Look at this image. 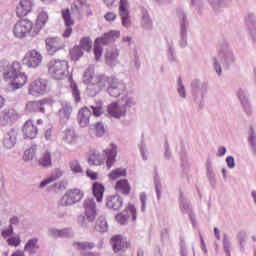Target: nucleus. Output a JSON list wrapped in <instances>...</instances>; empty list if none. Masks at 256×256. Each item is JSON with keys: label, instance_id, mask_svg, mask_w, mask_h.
<instances>
[{"label": "nucleus", "instance_id": "0e129e2a", "mask_svg": "<svg viewBox=\"0 0 256 256\" xmlns=\"http://www.w3.org/2000/svg\"><path fill=\"white\" fill-rule=\"evenodd\" d=\"M60 237H64V238L73 237V230L71 228H64L60 230Z\"/></svg>", "mask_w": 256, "mask_h": 256}, {"label": "nucleus", "instance_id": "052dcab7", "mask_svg": "<svg viewBox=\"0 0 256 256\" xmlns=\"http://www.w3.org/2000/svg\"><path fill=\"white\" fill-rule=\"evenodd\" d=\"M141 211L145 213L147 207V194L145 192L140 193Z\"/></svg>", "mask_w": 256, "mask_h": 256}, {"label": "nucleus", "instance_id": "a878e982", "mask_svg": "<svg viewBox=\"0 0 256 256\" xmlns=\"http://www.w3.org/2000/svg\"><path fill=\"white\" fill-rule=\"evenodd\" d=\"M119 13L122 19L123 27L131 26V16L129 15V10L127 9V1L120 0Z\"/></svg>", "mask_w": 256, "mask_h": 256}, {"label": "nucleus", "instance_id": "58836bf2", "mask_svg": "<svg viewBox=\"0 0 256 256\" xmlns=\"http://www.w3.org/2000/svg\"><path fill=\"white\" fill-rule=\"evenodd\" d=\"M39 165L45 169L53 167V162L51 160V152L46 151L42 157L39 159Z\"/></svg>", "mask_w": 256, "mask_h": 256}, {"label": "nucleus", "instance_id": "c03bdc74", "mask_svg": "<svg viewBox=\"0 0 256 256\" xmlns=\"http://www.w3.org/2000/svg\"><path fill=\"white\" fill-rule=\"evenodd\" d=\"M167 57H168V61H170V63H175L177 62V53H175V48L173 47V40H171L170 42H167Z\"/></svg>", "mask_w": 256, "mask_h": 256}, {"label": "nucleus", "instance_id": "aec40b11", "mask_svg": "<svg viewBox=\"0 0 256 256\" xmlns=\"http://www.w3.org/2000/svg\"><path fill=\"white\" fill-rule=\"evenodd\" d=\"M18 131L15 128H10L5 134L2 140L5 149H13L17 145Z\"/></svg>", "mask_w": 256, "mask_h": 256}, {"label": "nucleus", "instance_id": "e2e57ef3", "mask_svg": "<svg viewBox=\"0 0 256 256\" xmlns=\"http://www.w3.org/2000/svg\"><path fill=\"white\" fill-rule=\"evenodd\" d=\"M206 175H207V178L210 182V185L212 187H215V183H216L215 172L213 170H207Z\"/></svg>", "mask_w": 256, "mask_h": 256}, {"label": "nucleus", "instance_id": "f257e3e1", "mask_svg": "<svg viewBox=\"0 0 256 256\" xmlns=\"http://www.w3.org/2000/svg\"><path fill=\"white\" fill-rule=\"evenodd\" d=\"M86 4L87 0H75L71 4V10L69 8L61 10L62 19L66 27L62 34V37H64L65 39L71 37V34L73 33V26L75 25V20H73L71 15H74V17H81L83 6Z\"/></svg>", "mask_w": 256, "mask_h": 256}, {"label": "nucleus", "instance_id": "7ed1b4c3", "mask_svg": "<svg viewBox=\"0 0 256 256\" xmlns=\"http://www.w3.org/2000/svg\"><path fill=\"white\" fill-rule=\"evenodd\" d=\"M3 65L4 79H10L12 81L11 85L13 89H21L27 83V75L21 72V64L19 62L9 64V62L4 61Z\"/></svg>", "mask_w": 256, "mask_h": 256}, {"label": "nucleus", "instance_id": "b1692460", "mask_svg": "<svg viewBox=\"0 0 256 256\" xmlns=\"http://www.w3.org/2000/svg\"><path fill=\"white\" fill-rule=\"evenodd\" d=\"M49 20V14L47 12H40L36 20V24L32 29V37H37L39 31L45 27L47 21Z\"/></svg>", "mask_w": 256, "mask_h": 256}, {"label": "nucleus", "instance_id": "c9c22d12", "mask_svg": "<svg viewBox=\"0 0 256 256\" xmlns=\"http://www.w3.org/2000/svg\"><path fill=\"white\" fill-rule=\"evenodd\" d=\"M141 27L144 28L146 31H152L153 29V20L151 19V16H149V12L147 11H144L142 13Z\"/></svg>", "mask_w": 256, "mask_h": 256}, {"label": "nucleus", "instance_id": "f03ea898", "mask_svg": "<svg viewBox=\"0 0 256 256\" xmlns=\"http://www.w3.org/2000/svg\"><path fill=\"white\" fill-rule=\"evenodd\" d=\"M235 55L233 54V50L229 48V43L223 41L220 43L218 58H213L212 63L214 70L216 71L217 75L221 76L223 73V69H229L231 65L235 64Z\"/></svg>", "mask_w": 256, "mask_h": 256}, {"label": "nucleus", "instance_id": "5fc2aeb1", "mask_svg": "<svg viewBox=\"0 0 256 256\" xmlns=\"http://www.w3.org/2000/svg\"><path fill=\"white\" fill-rule=\"evenodd\" d=\"M37 148L31 147L24 152L23 159L24 161H33V158L35 157V151Z\"/></svg>", "mask_w": 256, "mask_h": 256}, {"label": "nucleus", "instance_id": "4468645a", "mask_svg": "<svg viewBox=\"0 0 256 256\" xmlns=\"http://www.w3.org/2000/svg\"><path fill=\"white\" fill-rule=\"evenodd\" d=\"M110 245L114 253H120V251H127V249L131 247V243L129 242V240H127V237L121 234L112 236V238L110 239Z\"/></svg>", "mask_w": 256, "mask_h": 256}, {"label": "nucleus", "instance_id": "8fccbe9b", "mask_svg": "<svg viewBox=\"0 0 256 256\" xmlns=\"http://www.w3.org/2000/svg\"><path fill=\"white\" fill-rule=\"evenodd\" d=\"M239 241L240 252L245 253V243L247 241V232L240 231L237 235Z\"/></svg>", "mask_w": 256, "mask_h": 256}, {"label": "nucleus", "instance_id": "2eb2a0df", "mask_svg": "<svg viewBox=\"0 0 256 256\" xmlns=\"http://www.w3.org/2000/svg\"><path fill=\"white\" fill-rule=\"evenodd\" d=\"M131 216L132 221L137 220V208H135V205L133 204H128L127 208L123 212L116 215V221L120 223V225H125Z\"/></svg>", "mask_w": 256, "mask_h": 256}, {"label": "nucleus", "instance_id": "4be33fe9", "mask_svg": "<svg viewBox=\"0 0 256 256\" xmlns=\"http://www.w3.org/2000/svg\"><path fill=\"white\" fill-rule=\"evenodd\" d=\"M73 245L77 247V249L82 250V252H80L81 256H101L99 252L87 251V249H93L95 247V243L93 242H75Z\"/></svg>", "mask_w": 256, "mask_h": 256}, {"label": "nucleus", "instance_id": "ddd939ff", "mask_svg": "<svg viewBox=\"0 0 256 256\" xmlns=\"http://www.w3.org/2000/svg\"><path fill=\"white\" fill-rule=\"evenodd\" d=\"M125 83L123 81L117 79L116 77H110V82L108 83V87L106 91L110 97H120L125 93Z\"/></svg>", "mask_w": 256, "mask_h": 256}, {"label": "nucleus", "instance_id": "6e6d98bb", "mask_svg": "<svg viewBox=\"0 0 256 256\" xmlns=\"http://www.w3.org/2000/svg\"><path fill=\"white\" fill-rule=\"evenodd\" d=\"M70 169L73 171V173H83V169L81 168V165L79 164V161L72 160L70 163Z\"/></svg>", "mask_w": 256, "mask_h": 256}, {"label": "nucleus", "instance_id": "9d476101", "mask_svg": "<svg viewBox=\"0 0 256 256\" xmlns=\"http://www.w3.org/2000/svg\"><path fill=\"white\" fill-rule=\"evenodd\" d=\"M69 69V64L65 60H54L50 61V66L48 68V71L50 75L54 79H63L65 77V73H67V70Z\"/></svg>", "mask_w": 256, "mask_h": 256}, {"label": "nucleus", "instance_id": "cd10ccee", "mask_svg": "<svg viewBox=\"0 0 256 256\" xmlns=\"http://www.w3.org/2000/svg\"><path fill=\"white\" fill-rule=\"evenodd\" d=\"M23 135L24 139H35L37 137V126L33 124V121L29 120L27 121L23 126Z\"/></svg>", "mask_w": 256, "mask_h": 256}, {"label": "nucleus", "instance_id": "de8ad7c7", "mask_svg": "<svg viewBox=\"0 0 256 256\" xmlns=\"http://www.w3.org/2000/svg\"><path fill=\"white\" fill-rule=\"evenodd\" d=\"M127 175V170L125 168H117L112 170L109 174L110 179L115 181V179H119V177H125Z\"/></svg>", "mask_w": 256, "mask_h": 256}, {"label": "nucleus", "instance_id": "ea45409f", "mask_svg": "<svg viewBox=\"0 0 256 256\" xmlns=\"http://www.w3.org/2000/svg\"><path fill=\"white\" fill-rule=\"evenodd\" d=\"M209 5H211L214 11H219V9H223V7H227L231 3V0H207Z\"/></svg>", "mask_w": 256, "mask_h": 256}, {"label": "nucleus", "instance_id": "3c124183", "mask_svg": "<svg viewBox=\"0 0 256 256\" xmlns=\"http://www.w3.org/2000/svg\"><path fill=\"white\" fill-rule=\"evenodd\" d=\"M93 75H95V68L93 66H89L83 74V82L84 83H89L91 79H93Z\"/></svg>", "mask_w": 256, "mask_h": 256}, {"label": "nucleus", "instance_id": "6e6552de", "mask_svg": "<svg viewBox=\"0 0 256 256\" xmlns=\"http://www.w3.org/2000/svg\"><path fill=\"white\" fill-rule=\"evenodd\" d=\"M176 17L180 25V40L179 45L182 49L187 46V30L189 29V20H187V13L183 8H177Z\"/></svg>", "mask_w": 256, "mask_h": 256}, {"label": "nucleus", "instance_id": "423d86ee", "mask_svg": "<svg viewBox=\"0 0 256 256\" xmlns=\"http://www.w3.org/2000/svg\"><path fill=\"white\" fill-rule=\"evenodd\" d=\"M133 105H135V99L125 96L122 98L121 106H119L117 102H113L108 105V113L111 117H114V119H121V117H125L127 110L131 109Z\"/></svg>", "mask_w": 256, "mask_h": 256}, {"label": "nucleus", "instance_id": "473e14b6", "mask_svg": "<svg viewBox=\"0 0 256 256\" xmlns=\"http://www.w3.org/2000/svg\"><path fill=\"white\" fill-rule=\"evenodd\" d=\"M110 81L111 77L105 75H98L94 78V83L97 85L100 91H103V89L107 90Z\"/></svg>", "mask_w": 256, "mask_h": 256}, {"label": "nucleus", "instance_id": "72a5a7b5", "mask_svg": "<svg viewBox=\"0 0 256 256\" xmlns=\"http://www.w3.org/2000/svg\"><path fill=\"white\" fill-rule=\"evenodd\" d=\"M117 57H119V50L112 49L110 51H107L105 55L106 65H109L110 67H115V65H117Z\"/></svg>", "mask_w": 256, "mask_h": 256}, {"label": "nucleus", "instance_id": "f704fd0d", "mask_svg": "<svg viewBox=\"0 0 256 256\" xmlns=\"http://www.w3.org/2000/svg\"><path fill=\"white\" fill-rule=\"evenodd\" d=\"M37 243H39V239L37 238L28 240L24 246V250L27 251L30 255H35V253H37L39 250V245H37Z\"/></svg>", "mask_w": 256, "mask_h": 256}, {"label": "nucleus", "instance_id": "4d7b16f0", "mask_svg": "<svg viewBox=\"0 0 256 256\" xmlns=\"http://www.w3.org/2000/svg\"><path fill=\"white\" fill-rule=\"evenodd\" d=\"M96 136L103 137L105 135V125L102 122H97L95 124Z\"/></svg>", "mask_w": 256, "mask_h": 256}, {"label": "nucleus", "instance_id": "bf43d9fd", "mask_svg": "<svg viewBox=\"0 0 256 256\" xmlns=\"http://www.w3.org/2000/svg\"><path fill=\"white\" fill-rule=\"evenodd\" d=\"M178 94L182 99H185L187 97L186 91H185V85H183V80L181 78L178 79Z\"/></svg>", "mask_w": 256, "mask_h": 256}, {"label": "nucleus", "instance_id": "f8f14e48", "mask_svg": "<svg viewBox=\"0 0 256 256\" xmlns=\"http://www.w3.org/2000/svg\"><path fill=\"white\" fill-rule=\"evenodd\" d=\"M207 85V82L199 79L191 81L190 87L196 103H201V101H203V97H205V93H207Z\"/></svg>", "mask_w": 256, "mask_h": 256}, {"label": "nucleus", "instance_id": "c85d7f7f", "mask_svg": "<svg viewBox=\"0 0 256 256\" xmlns=\"http://www.w3.org/2000/svg\"><path fill=\"white\" fill-rule=\"evenodd\" d=\"M104 155L107 159V168L111 169V167H113V163H115V157H117V145L110 144V147L104 150Z\"/></svg>", "mask_w": 256, "mask_h": 256}, {"label": "nucleus", "instance_id": "1a4fd4ad", "mask_svg": "<svg viewBox=\"0 0 256 256\" xmlns=\"http://www.w3.org/2000/svg\"><path fill=\"white\" fill-rule=\"evenodd\" d=\"M84 194L79 188L69 189L58 201V207H71L83 199Z\"/></svg>", "mask_w": 256, "mask_h": 256}, {"label": "nucleus", "instance_id": "a18cd8bd", "mask_svg": "<svg viewBox=\"0 0 256 256\" xmlns=\"http://www.w3.org/2000/svg\"><path fill=\"white\" fill-rule=\"evenodd\" d=\"M99 93H101V90L99 89V87L96 85L95 82L88 84L86 88V95H88L89 97H97Z\"/></svg>", "mask_w": 256, "mask_h": 256}, {"label": "nucleus", "instance_id": "09e8293b", "mask_svg": "<svg viewBox=\"0 0 256 256\" xmlns=\"http://www.w3.org/2000/svg\"><path fill=\"white\" fill-rule=\"evenodd\" d=\"M70 88L76 103H79L81 101V91H79V87L77 86V83H75L74 81H71Z\"/></svg>", "mask_w": 256, "mask_h": 256}, {"label": "nucleus", "instance_id": "338daca9", "mask_svg": "<svg viewBox=\"0 0 256 256\" xmlns=\"http://www.w3.org/2000/svg\"><path fill=\"white\" fill-rule=\"evenodd\" d=\"M60 233H61V230L57 228H49L48 230V235L50 237H53L54 239H56L57 237H60Z\"/></svg>", "mask_w": 256, "mask_h": 256}, {"label": "nucleus", "instance_id": "69168bd1", "mask_svg": "<svg viewBox=\"0 0 256 256\" xmlns=\"http://www.w3.org/2000/svg\"><path fill=\"white\" fill-rule=\"evenodd\" d=\"M94 230L103 235V233H107L109 231V227L107 225H95Z\"/></svg>", "mask_w": 256, "mask_h": 256}, {"label": "nucleus", "instance_id": "49530a36", "mask_svg": "<svg viewBox=\"0 0 256 256\" xmlns=\"http://www.w3.org/2000/svg\"><path fill=\"white\" fill-rule=\"evenodd\" d=\"M83 50L78 46L75 45L71 50H70V57L72 61H79L81 57L83 56Z\"/></svg>", "mask_w": 256, "mask_h": 256}, {"label": "nucleus", "instance_id": "2f4dec72", "mask_svg": "<svg viewBox=\"0 0 256 256\" xmlns=\"http://www.w3.org/2000/svg\"><path fill=\"white\" fill-rule=\"evenodd\" d=\"M92 193L94 197L96 198L98 203H101L103 201V195L105 193V186L99 182H94L92 186Z\"/></svg>", "mask_w": 256, "mask_h": 256}, {"label": "nucleus", "instance_id": "0eeeda50", "mask_svg": "<svg viewBox=\"0 0 256 256\" xmlns=\"http://www.w3.org/2000/svg\"><path fill=\"white\" fill-rule=\"evenodd\" d=\"M85 216H78V223L81 225H87L88 223H93L95 217H97V205L95 199L88 198L84 201Z\"/></svg>", "mask_w": 256, "mask_h": 256}, {"label": "nucleus", "instance_id": "c756f323", "mask_svg": "<svg viewBox=\"0 0 256 256\" xmlns=\"http://www.w3.org/2000/svg\"><path fill=\"white\" fill-rule=\"evenodd\" d=\"M237 95L246 115H251V104L249 103L247 92L240 88L237 92Z\"/></svg>", "mask_w": 256, "mask_h": 256}, {"label": "nucleus", "instance_id": "864d4df0", "mask_svg": "<svg viewBox=\"0 0 256 256\" xmlns=\"http://www.w3.org/2000/svg\"><path fill=\"white\" fill-rule=\"evenodd\" d=\"M154 185H155L157 200L160 201L163 186L161 185V178H159L157 175L154 177Z\"/></svg>", "mask_w": 256, "mask_h": 256}, {"label": "nucleus", "instance_id": "dca6fc26", "mask_svg": "<svg viewBox=\"0 0 256 256\" xmlns=\"http://www.w3.org/2000/svg\"><path fill=\"white\" fill-rule=\"evenodd\" d=\"M28 93L34 97L37 95H45V93H47V80H34L29 86Z\"/></svg>", "mask_w": 256, "mask_h": 256}, {"label": "nucleus", "instance_id": "13d9d810", "mask_svg": "<svg viewBox=\"0 0 256 256\" xmlns=\"http://www.w3.org/2000/svg\"><path fill=\"white\" fill-rule=\"evenodd\" d=\"M223 249L224 253H226V256H231V241L227 239V236H224L223 239Z\"/></svg>", "mask_w": 256, "mask_h": 256}, {"label": "nucleus", "instance_id": "e433bc0d", "mask_svg": "<svg viewBox=\"0 0 256 256\" xmlns=\"http://www.w3.org/2000/svg\"><path fill=\"white\" fill-rule=\"evenodd\" d=\"M117 191H121L123 195H129L131 193V186L129 185V181L127 179H122L116 182Z\"/></svg>", "mask_w": 256, "mask_h": 256}, {"label": "nucleus", "instance_id": "603ef678", "mask_svg": "<svg viewBox=\"0 0 256 256\" xmlns=\"http://www.w3.org/2000/svg\"><path fill=\"white\" fill-rule=\"evenodd\" d=\"M15 117H17V113H15V110H13V109L7 110L6 109L3 111L2 119H3V121H5V123L11 122V120L15 119Z\"/></svg>", "mask_w": 256, "mask_h": 256}, {"label": "nucleus", "instance_id": "774afa93", "mask_svg": "<svg viewBox=\"0 0 256 256\" xmlns=\"http://www.w3.org/2000/svg\"><path fill=\"white\" fill-rule=\"evenodd\" d=\"M164 149H165V152H164V157L165 159H171V148L169 147V141H165V144H164Z\"/></svg>", "mask_w": 256, "mask_h": 256}, {"label": "nucleus", "instance_id": "5701e85b", "mask_svg": "<svg viewBox=\"0 0 256 256\" xmlns=\"http://www.w3.org/2000/svg\"><path fill=\"white\" fill-rule=\"evenodd\" d=\"M71 113H73V107L70 103H62L61 109L58 111L60 123L66 125L67 121L71 119Z\"/></svg>", "mask_w": 256, "mask_h": 256}, {"label": "nucleus", "instance_id": "a211bd4d", "mask_svg": "<svg viewBox=\"0 0 256 256\" xmlns=\"http://www.w3.org/2000/svg\"><path fill=\"white\" fill-rule=\"evenodd\" d=\"M179 201H180V211H182V213H186L192 225H195L197 221L195 220V215L193 214V205H191V202H189L187 198L183 196L182 192L180 193Z\"/></svg>", "mask_w": 256, "mask_h": 256}, {"label": "nucleus", "instance_id": "39448f33", "mask_svg": "<svg viewBox=\"0 0 256 256\" xmlns=\"http://www.w3.org/2000/svg\"><path fill=\"white\" fill-rule=\"evenodd\" d=\"M120 35V31L112 30L110 32L104 33L102 37L96 38L94 41V55L96 61H99V59H101V55H103V47H101V45H109L110 43H115V41L119 39Z\"/></svg>", "mask_w": 256, "mask_h": 256}, {"label": "nucleus", "instance_id": "37998d69", "mask_svg": "<svg viewBox=\"0 0 256 256\" xmlns=\"http://www.w3.org/2000/svg\"><path fill=\"white\" fill-rule=\"evenodd\" d=\"M104 158L99 154V152H93L89 158H88V163L89 165H94V166H99L101 163H103Z\"/></svg>", "mask_w": 256, "mask_h": 256}, {"label": "nucleus", "instance_id": "4c0bfd02", "mask_svg": "<svg viewBox=\"0 0 256 256\" xmlns=\"http://www.w3.org/2000/svg\"><path fill=\"white\" fill-rule=\"evenodd\" d=\"M82 51H86L87 53H91V49H93V40L90 37H83L80 39L79 45H77Z\"/></svg>", "mask_w": 256, "mask_h": 256}, {"label": "nucleus", "instance_id": "20e7f679", "mask_svg": "<svg viewBox=\"0 0 256 256\" xmlns=\"http://www.w3.org/2000/svg\"><path fill=\"white\" fill-rule=\"evenodd\" d=\"M91 115L94 117H101L103 115V102L97 101L92 105L82 108L78 113V123L80 127H87L89 125V118Z\"/></svg>", "mask_w": 256, "mask_h": 256}, {"label": "nucleus", "instance_id": "f3484780", "mask_svg": "<svg viewBox=\"0 0 256 256\" xmlns=\"http://www.w3.org/2000/svg\"><path fill=\"white\" fill-rule=\"evenodd\" d=\"M41 61H43V56H41L37 50L30 51L23 59L24 65H27L29 68L32 67L33 69L39 67V65H41Z\"/></svg>", "mask_w": 256, "mask_h": 256}, {"label": "nucleus", "instance_id": "393cba45", "mask_svg": "<svg viewBox=\"0 0 256 256\" xmlns=\"http://www.w3.org/2000/svg\"><path fill=\"white\" fill-rule=\"evenodd\" d=\"M33 9V2L31 0H20L16 7V15L18 17H25V15L31 13Z\"/></svg>", "mask_w": 256, "mask_h": 256}, {"label": "nucleus", "instance_id": "9b49d317", "mask_svg": "<svg viewBox=\"0 0 256 256\" xmlns=\"http://www.w3.org/2000/svg\"><path fill=\"white\" fill-rule=\"evenodd\" d=\"M33 22L29 20H20L18 21L14 28H13V33L15 37L18 39H23V37H27V35H30L33 37Z\"/></svg>", "mask_w": 256, "mask_h": 256}, {"label": "nucleus", "instance_id": "412c9836", "mask_svg": "<svg viewBox=\"0 0 256 256\" xmlns=\"http://www.w3.org/2000/svg\"><path fill=\"white\" fill-rule=\"evenodd\" d=\"M46 49L49 55H55L57 51L65 49V43L59 38H48L46 39Z\"/></svg>", "mask_w": 256, "mask_h": 256}, {"label": "nucleus", "instance_id": "7c9ffc66", "mask_svg": "<svg viewBox=\"0 0 256 256\" xmlns=\"http://www.w3.org/2000/svg\"><path fill=\"white\" fill-rule=\"evenodd\" d=\"M61 177H63V171H61L60 169L55 170L50 177L40 182L38 189H45L47 185L53 183V181H57V179Z\"/></svg>", "mask_w": 256, "mask_h": 256}, {"label": "nucleus", "instance_id": "79ce46f5", "mask_svg": "<svg viewBox=\"0 0 256 256\" xmlns=\"http://www.w3.org/2000/svg\"><path fill=\"white\" fill-rule=\"evenodd\" d=\"M245 25L249 32L256 29V17L254 13H248L245 16Z\"/></svg>", "mask_w": 256, "mask_h": 256}, {"label": "nucleus", "instance_id": "6ab92c4d", "mask_svg": "<svg viewBox=\"0 0 256 256\" xmlns=\"http://www.w3.org/2000/svg\"><path fill=\"white\" fill-rule=\"evenodd\" d=\"M50 100L45 98L40 101H30L26 104L28 113H45V105H49Z\"/></svg>", "mask_w": 256, "mask_h": 256}, {"label": "nucleus", "instance_id": "680f3d73", "mask_svg": "<svg viewBox=\"0 0 256 256\" xmlns=\"http://www.w3.org/2000/svg\"><path fill=\"white\" fill-rule=\"evenodd\" d=\"M8 244L12 247H19V245H21V238H19V236L10 237L8 239Z\"/></svg>", "mask_w": 256, "mask_h": 256}, {"label": "nucleus", "instance_id": "a19ab883", "mask_svg": "<svg viewBox=\"0 0 256 256\" xmlns=\"http://www.w3.org/2000/svg\"><path fill=\"white\" fill-rule=\"evenodd\" d=\"M248 135V143L250 145L251 151L253 155H256V132L253 126L250 127Z\"/></svg>", "mask_w": 256, "mask_h": 256}, {"label": "nucleus", "instance_id": "bb28decb", "mask_svg": "<svg viewBox=\"0 0 256 256\" xmlns=\"http://www.w3.org/2000/svg\"><path fill=\"white\" fill-rule=\"evenodd\" d=\"M106 207L113 209V211H119L123 207V198L119 195H111L106 198Z\"/></svg>", "mask_w": 256, "mask_h": 256}]
</instances>
